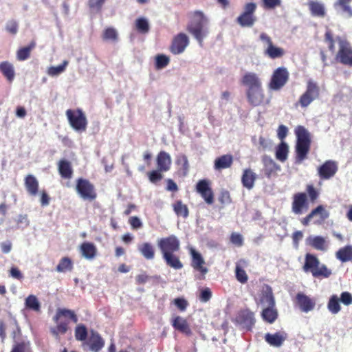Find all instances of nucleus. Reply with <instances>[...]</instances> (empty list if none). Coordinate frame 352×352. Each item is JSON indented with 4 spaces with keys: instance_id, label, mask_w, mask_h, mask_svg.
Here are the masks:
<instances>
[{
    "instance_id": "nucleus-51",
    "label": "nucleus",
    "mask_w": 352,
    "mask_h": 352,
    "mask_svg": "<svg viewBox=\"0 0 352 352\" xmlns=\"http://www.w3.org/2000/svg\"><path fill=\"white\" fill-rule=\"evenodd\" d=\"M67 60H64L61 65L56 67H50L48 69V74L52 76H57L63 72L68 65Z\"/></svg>"
},
{
    "instance_id": "nucleus-52",
    "label": "nucleus",
    "mask_w": 352,
    "mask_h": 352,
    "mask_svg": "<svg viewBox=\"0 0 352 352\" xmlns=\"http://www.w3.org/2000/svg\"><path fill=\"white\" fill-rule=\"evenodd\" d=\"M162 171L159 169L153 170L147 173L149 181L153 184H156L163 178Z\"/></svg>"
},
{
    "instance_id": "nucleus-21",
    "label": "nucleus",
    "mask_w": 352,
    "mask_h": 352,
    "mask_svg": "<svg viewBox=\"0 0 352 352\" xmlns=\"http://www.w3.org/2000/svg\"><path fill=\"white\" fill-rule=\"evenodd\" d=\"M296 302L300 310L305 313L313 310L316 305V302L314 299L309 298L302 292H298L296 294Z\"/></svg>"
},
{
    "instance_id": "nucleus-24",
    "label": "nucleus",
    "mask_w": 352,
    "mask_h": 352,
    "mask_svg": "<svg viewBox=\"0 0 352 352\" xmlns=\"http://www.w3.org/2000/svg\"><path fill=\"white\" fill-rule=\"evenodd\" d=\"M241 83L247 89L262 87V82L258 75L253 72L245 73L241 78Z\"/></svg>"
},
{
    "instance_id": "nucleus-36",
    "label": "nucleus",
    "mask_w": 352,
    "mask_h": 352,
    "mask_svg": "<svg viewBox=\"0 0 352 352\" xmlns=\"http://www.w3.org/2000/svg\"><path fill=\"white\" fill-rule=\"evenodd\" d=\"M336 257L342 263L352 261V245H348L340 248L336 252Z\"/></svg>"
},
{
    "instance_id": "nucleus-61",
    "label": "nucleus",
    "mask_w": 352,
    "mask_h": 352,
    "mask_svg": "<svg viewBox=\"0 0 352 352\" xmlns=\"http://www.w3.org/2000/svg\"><path fill=\"white\" fill-rule=\"evenodd\" d=\"M19 24L15 20H10L7 22L6 30L12 35H15L18 32Z\"/></svg>"
},
{
    "instance_id": "nucleus-25",
    "label": "nucleus",
    "mask_w": 352,
    "mask_h": 352,
    "mask_svg": "<svg viewBox=\"0 0 352 352\" xmlns=\"http://www.w3.org/2000/svg\"><path fill=\"white\" fill-rule=\"evenodd\" d=\"M287 338V333L278 331L275 333H267L265 335V340L270 346L280 347Z\"/></svg>"
},
{
    "instance_id": "nucleus-19",
    "label": "nucleus",
    "mask_w": 352,
    "mask_h": 352,
    "mask_svg": "<svg viewBox=\"0 0 352 352\" xmlns=\"http://www.w3.org/2000/svg\"><path fill=\"white\" fill-rule=\"evenodd\" d=\"M248 103L252 107H258L263 103L265 94L263 87L246 90Z\"/></svg>"
},
{
    "instance_id": "nucleus-50",
    "label": "nucleus",
    "mask_w": 352,
    "mask_h": 352,
    "mask_svg": "<svg viewBox=\"0 0 352 352\" xmlns=\"http://www.w3.org/2000/svg\"><path fill=\"white\" fill-rule=\"evenodd\" d=\"M235 276L236 280L241 284H245L248 282V276L246 272L238 264L235 267Z\"/></svg>"
},
{
    "instance_id": "nucleus-35",
    "label": "nucleus",
    "mask_w": 352,
    "mask_h": 352,
    "mask_svg": "<svg viewBox=\"0 0 352 352\" xmlns=\"http://www.w3.org/2000/svg\"><path fill=\"white\" fill-rule=\"evenodd\" d=\"M166 264L171 268L175 270H180L183 267V264L179 259V257L175 253H166L162 255Z\"/></svg>"
},
{
    "instance_id": "nucleus-20",
    "label": "nucleus",
    "mask_w": 352,
    "mask_h": 352,
    "mask_svg": "<svg viewBox=\"0 0 352 352\" xmlns=\"http://www.w3.org/2000/svg\"><path fill=\"white\" fill-rule=\"evenodd\" d=\"M170 323L172 327L177 331L190 336L192 332L187 320L180 316H173Z\"/></svg>"
},
{
    "instance_id": "nucleus-38",
    "label": "nucleus",
    "mask_w": 352,
    "mask_h": 352,
    "mask_svg": "<svg viewBox=\"0 0 352 352\" xmlns=\"http://www.w3.org/2000/svg\"><path fill=\"white\" fill-rule=\"evenodd\" d=\"M261 317L265 322L273 323L278 318V311L275 306L264 307L261 312Z\"/></svg>"
},
{
    "instance_id": "nucleus-17",
    "label": "nucleus",
    "mask_w": 352,
    "mask_h": 352,
    "mask_svg": "<svg viewBox=\"0 0 352 352\" xmlns=\"http://www.w3.org/2000/svg\"><path fill=\"white\" fill-rule=\"evenodd\" d=\"M338 170L335 161L327 160L318 168V174L320 179L326 180L333 177Z\"/></svg>"
},
{
    "instance_id": "nucleus-57",
    "label": "nucleus",
    "mask_w": 352,
    "mask_h": 352,
    "mask_svg": "<svg viewBox=\"0 0 352 352\" xmlns=\"http://www.w3.org/2000/svg\"><path fill=\"white\" fill-rule=\"evenodd\" d=\"M173 303L182 312L185 311L188 306L189 305V303L187 301V300L182 297L175 298L173 300Z\"/></svg>"
},
{
    "instance_id": "nucleus-2",
    "label": "nucleus",
    "mask_w": 352,
    "mask_h": 352,
    "mask_svg": "<svg viewBox=\"0 0 352 352\" xmlns=\"http://www.w3.org/2000/svg\"><path fill=\"white\" fill-rule=\"evenodd\" d=\"M296 143L295 146V163L301 164L307 158L311 148V135L303 126H298L295 129Z\"/></svg>"
},
{
    "instance_id": "nucleus-9",
    "label": "nucleus",
    "mask_w": 352,
    "mask_h": 352,
    "mask_svg": "<svg viewBox=\"0 0 352 352\" xmlns=\"http://www.w3.org/2000/svg\"><path fill=\"white\" fill-rule=\"evenodd\" d=\"M289 73L287 68L280 67L276 69L271 76L268 88L271 90L278 91L282 89L287 82Z\"/></svg>"
},
{
    "instance_id": "nucleus-53",
    "label": "nucleus",
    "mask_w": 352,
    "mask_h": 352,
    "mask_svg": "<svg viewBox=\"0 0 352 352\" xmlns=\"http://www.w3.org/2000/svg\"><path fill=\"white\" fill-rule=\"evenodd\" d=\"M170 62L169 58L164 54H158L155 57V67L157 69H162L166 67Z\"/></svg>"
},
{
    "instance_id": "nucleus-64",
    "label": "nucleus",
    "mask_w": 352,
    "mask_h": 352,
    "mask_svg": "<svg viewBox=\"0 0 352 352\" xmlns=\"http://www.w3.org/2000/svg\"><path fill=\"white\" fill-rule=\"evenodd\" d=\"M339 300L344 305L349 306L352 304V294L349 292H343Z\"/></svg>"
},
{
    "instance_id": "nucleus-1",
    "label": "nucleus",
    "mask_w": 352,
    "mask_h": 352,
    "mask_svg": "<svg viewBox=\"0 0 352 352\" xmlns=\"http://www.w3.org/2000/svg\"><path fill=\"white\" fill-rule=\"evenodd\" d=\"M324 41L333 54L336 51L335 43L337 41L339 49L336 55V60L344 65L352 66V47L348 41L340 36L334 38L333 34L329 29L325 32Z\"/></svg>"
},
{
    "instance_id": "nucleus-18",
    "label": "nucleus",
    "mask_w": 352,
    "mask_h": 352,
    "mask_svg": "<svg viewBox=\"0 0 352 352\" xmlns=\"http://www.w3.org/2000/svg\"><path fill=\"white\" fill-rule=\"evenodd\" d=\"M235 322L246 330L250 331L255 323L254 314L249 309L241 310L236 316Z\"/></svg>"
},
{
    "instance_id": "nucleus-11",
    "label": "nucleus",
    "mask_w": 352,
    "mask_h": 352,
    "mask_svg": "<svg viewBox=\"0 0 352 352\" xmlns=\"http://www.w3.org/2000/svg\"><path fill=\"white\" fill-rule=\"evenodd\" d=\"M157 246L162 255L166 253H175L180 249V241L175 235L171 234L160 239L157 241Z\"/></svg>"
},
{
    "instance_id": "nucleus-32",
    "label": "nucleus",
    "mask_w": 352,
    "mask_h": 352,
    "mask_svg": "<svg viewBox=\"0 0 352 352\" xmlns=\"http://www.w3.org/2000/svg\"><path fill=\"white\" fill-rule=\"evenodd\" d=\"M80 250L82 256L88 260L94 259L97 254V248L91 242L82 243L80 246Z\"/></svg>"
},
{
    "instance_id": "nucleus-42",
    "label": "nucleus",
    "mask_w": 352,
    "mask_h": 352,
    "mask_svg": "<svg viewBox=\"0 0 352 352\" xmlns=\"http://www.w3.org/2000/svg\"><path fill=\"white\" fill-rule=\"evenodd\" d=\"M173 209L178 217H182L186 219L189 215V210L186 204H184L182 200H177L173 204Z\"/></svg>"
},
{
    "instance_id": "nucleus-59",
    "label": "nucleus",
    "mask_w": 352,
    "mask_h": 352,
    "mask_svg": "<svg viewBox=\"0 0 352 352\" xmlns=\"http://www.w3.org/2000/svg\"><path fill=\"white\" fill-rule=\"evenodd\" d=\"M177 164L182 166V170L183 176H186L189 170V164L187 157L185 155H182L177 160Z\"/></svg>"
},
{
    "instance_id": "nucleus-30",
    "label": "nucleus",
    "mask_w": 352,
    "mask_h": 352,
    "mask_svg": "<svg viewBox=\"0 0 352 352\" xmlns=\"http://www.w3.org/2000/svg\"><path fill=\"white\" fill-rule=\"evenodd\" d=\"M87 344L91 351L99 352L104 345V341L98 332L91 331Z\"/></svg>"
},
{
    "instance_id": "nucleus-15",
    "label": "nucleus",
    "mask_w": 352,
    "mask_h": 352,
    "mask_svg": "<svg viewBox=\"0 0 352 352\" xmlns=\"http://www.w3.org/2000/svg\"><path fill=\"white\" fill-rule=\"evenodd\" d=\"M309 203L306 192H297L293 195L292 210L295 214H302L308 209Z\"/></svg>"
},
{
    "instance_id": "nucleus-12",
    "label": "nucleus",
    "mask_w": 352,
    "mask_h": 352,
    "mask_svg": "<svg viewBox=\"0 0 352 352\" xmlns=\"http://www.w3.org/2000/svg\"><path fill=\"white\" fill-rule=\"evenodd\" d=\"M195 190L207 204L212 205L214 203V195L210 180L206 179L199 180L195 186Z\"/></svg>"
},
{
    "instance_id": "nucleus-28",
    "label": "nucleus",
    "mask_w": 352,
    "mask_h": 352,
    "mask_svg": "<svg viewBox=\"0 0 352 352\" xmlns=\"http://www.w3.org/2000/svg\"><path fill=\"white\" fill-rule=\"evenodd\" d=\"M262 162L264 174L267 178H270L275 175L277 170L280 169V166L270 156L264 155L262 157Z\"/></svg>"
},
{
    "instance_id": "nucleus-8",
    "label": "nucleus",
    "mask_w": 352,
    "mask_h": 352,
    "mask_svg": "<svg viewBox=\"0 0 352 352\" xmlns=\"http://www.w3.org/2000/svg\"><path fill=\"white\" fill-rule=\"evenodd\" d=\"M320 96V87L318 83L311 79L307 82L306 90L300 96L298 104L302 108L307 107L313 101Z\"/></svg>"
},
{
    "instance_id": "nucleus-47",
    "label": "nucleus",
    "mask_w": 352,
    "mask_h": 352,
    "mask_svg": "<svg viewBox=\"0 0 352 352\" xmlns=\"http://www.w3.org/2000/svg\"><path fill=\"white\" fill-rule=\"evenodd\" d=\"M327 308L333 314H336L341 310L340 300L336 295H332L330 297L327 304Z\"/></svg>"
},
{
    "instance_id": "nucleus-26",
    "label": "nucleus",
    "mask_w": 352,
    "mask_h": 352,
    "mask_svg": "<svg viewBox=\"0 0 352 352\" xmlns=\"http://www.w3.org/2000/svg\"><path fill=\"white\" fill-rule=\"evenodd\" d=\"M172 160L170 155L166 151H160L156 157L157 168L162 172H167L170 169Z\"/></svg>"
},
{
    "instance_id": "nucleus-34",
    "label": "nucleus",
    "mask_w": 352,
    "mask_h": 352,
    "mask_svg": "<svg viewBox=\"0 0 352 352\" xmlns=\"http://www.w3.org/2000/svg\"><path fill=\"white\" fill-rule=\"evenodd\" d=\"M38 182L32 175H28L25 178V186L27 192L32 196H35L38 192Z\"/></svg>"
},
{
    "instance_id": "nucleus-3",
    "label": "nucleus",
    "mask_w": 352,
    "mask_h": 352,
    "mask_svg": "<svg viewBox=\"0 0 352 352\" xmlns=\"http://www.w3.org/2000/svg\"><path fill=\"white\" fill-rule=\"evenodd\" d=\"M190 17L186 30L201 45L204 37L208 34L205 25L208 23V20L204 12L199 10L192 12Z\"/></svg>"
},
{
    "instance_id": "nucleus-27",
    "label": "nucleus",
    "mask_w": 352,
    "mask_h": 352,
    "mask_svg": "<svg viewBox=\"0 0 352 352\" xmlns=\"http://www.w3.org/2000/svg\"><path fill=\"white\" fill-rule=\"evenodd\" d=\"M57 165L58 171L61 178L69 180L72 178L74 170L69 161L62 159L58 161Z\"/></svg>"
},
{
    "instance_id": "nucleus-7",
    "label": "nucleus",
    "mask_w": 352,
    "mask_h": 352,
    "mask_svg": "<svg viewBox=\"0 0 352 352\" xmlns=\"http://www.w3.org/2000/svg\"><path fill=\"white\" fill-rule=\"evenodd\" d=\"M71 127L76 131H85L87 127V119L80 109H67L65 112Z\"/></svg>"
},
{
    "instance_id": "nucleus-6",
    "label": "nucleus",
    "mask_w": 352,
    "mask_h": 352,
    "mask_svg": "<svg viewBox=\"0 0 352 352\" xmlns=\"http://www.w3.org/2000/svg\"><path fill=\"white\" fill-rule=\"evenodd\" d=\"M75 190L78 196L84 201H94L98 196L94 184L85 178L80 177L76 179Z\"/></svg>"
},
{
    "instance_id": "nucleus-48",
    "label": "nucleus",
    "mask_w": 352,
    "mask_h": 352,
    "mask_svg": "<svg viewBox=\"0 0 352 352\" xmlns=\"http://www.w3.org/2000/svg\"><path fill=\"white\" fill-rule=\"evenodd\" d=\"M135 24L137 31L141 34H146L150 30L148 22L144 17L137 19Z\"/></svg>"
},
{
    "instance_id": "nucleus-49",
    "label": "nucleus",
    "mask_w": 352,
    "mask_h": 352,
    "mask_svg": "<svg viewBox=\"0 0 352 352\" xmlns=\"http://www.w3.org/2000/svg\"><path fill=\"white\" fill-rule=\"evenodd\" d=\"M87 327L82 324H78L75 329V338L78 341H85L87 337Z\"/></svg>"
},
{
    "instance_id": "nucleus-54",
    "label": "nucleus",
    "mask_w": 352,
    "mask_h": 352,
    "mask_svg": "<svg viewBox=\"0 0 352 352\" xmlns=\"http://www.w3.org/2000/svg\"><path fill=\"white\" fill-rule=\"evenodd\" d=\"M306 191L311 202L314 203L318 199L320 192L313 185H307Z\"/></svg>"
},
{
    "instance_id": "nucleus-63",
    "label": "nucleus",
    "mask_w": 352,
    "mask_h": 352,
    "mask_svg": "<svg viewBox=\"0 0 352 352\" xmlns=\"http://www.w3.org/2000/svg\"><path fill=\"white\" fill-rule=\"evenodd\" d=\"M230 242L238 247L243 245V239L241 234L239 233H232L230 235Z\"/></svg>"
},
{
    "instance_id": "nucleus-44",
    "label": "nucleus",
    "mask_w": 352,
    "mask_h": 352,
    "mask_svg": "<svg viewBox=\"0 0 352 352\" xmlns=\"http://www.w3.org/2000/svg\"><path fill=\"white\" fill-rule=\"evenodd\" d=\"M289 146L285 142H281L276 149V157L278 160L283 162L287 159Z\"/></svg>"
},
{
    "instance_id": "nucleus-16",
    "label": "nucleus",
    "mask_w": 352,
    "mask_h": 352,
    "mask_svg": "<svg viewBox=\"0 0 352 352\" xmlns=\"http://www.w3.org/2000/svg\"><path fill=\"white\" fill-rule=\"evenodd\" d=\"M188 44V36L184 33H179L174 36L170 46V51L175 55L180 54L184 52Z\"/></svg>"
},
{
    "instance_id": "nucleus-22",
    "label": "nucleus",
    "mask_w": 352,
    "mask_h": 352,
    "mask_svg": "<svg viewBox=\"0 0 352 352\" xmlns=\"http://www.w3.org/2000/svg\"><path fill=\"white\" fill-rule=\"evenodd\" d=\"M258 303L263 307L276 306L272 289L268 285H264L259 296Z\"/></svg>"
},
{
    "instance_id": "nucleus-46",
    "label": "nucleus",
    "mask_w": 352,
    "mask_h": 352,
    "mask_svg": "<svg viewBox=\"0 0 352 352\" xmlns=\"http://www.w3.org/2000/svg\"><path fill=\"white\" fill-rule=\"evenodd\" d=\"M36 43L32 41L28 46L20 48L16 53L19 60H25L30 56L31 51L35 47Z\"/></svg>"
},
{
    "instance_id": "nucleus-56",
    "label": "nucleus",
    "mask_w": 352,
    "mask_h": 352,
    "mask_svg": "<svg viewBox=\"0 0 352 352\" xmlns=\"http://www.w3.org/2000/svg\"><path fill=\"white\" fill-rule=\"evenodd\" d=\"M102 38L105 41H116L118 38V34L116 30L113 28H106L103 32Z\"/></svg>"
},
{
    "instance_id": "nucleus-29",
    "label": "nucleus",
    "mask_w": 352,
    "mask_h": 352,
    "mask_svg": "<svg viewBox=\"0 0 352 352\" xmlns=\"http://www.w3.org/2000/svg\"><path fill=\"white\" fill-rule=\"evenodd\" d=\"M256 179V174L251 168H245L241 176V184L244 188L252 190Z\"/></svg>"
},
{
    "instance_id": "nucleus-60",
    "label": "nucleus",
    "mask_w": 352,
    "mask_h": 352,
    "mask_svg": "<svg viewBox=\"0 0 352 352\" xmlns=\"http://www.w3.org/2000/svg\"><path fill=\"white\" fill-rule=\"evenodd\" d=\"M218 200L223 206L230 204L232 202V199L230 192L228 190L221 191Z\"/></svg>"
},
{
    "instance_id": "nucleus-23",
    "label": "nucleus",
    "mask_w": 352,
    "mask_h": 352,
    "mask_svg": "<svg viewBox=\"0 0 352 352\" xmlns=\"http://www.w3.org/2000/svg\"><path fill=\"white\" fill-rule=\"evenodd\" d=\"M191 255V266L197 272H199L202 275H205L208 272V268L204 266L205 261L201 254L197 252L193 248L190 249Z\"/></svg>"
},
{
    "instance_id": "nucleus-58",
    "label": "nucleus",
    "mask_w": 352,
    "mask_h": 352,
    "mask_svg": "<svg viewBox=\"0 0 352 352\" xmlns=\"http://www.w3.org/2000/svg\"><path fill=\"white\" fill-rule=\"evenodd\" d=\"M262 6L265 10H274L281 6V0H262Z\"/></svg>"
},
{
    "instance_id": "nucleus-5",
    "label": "nucleus",
    "mask_w": 352,
    "mask_h": 352,
    "mask_svg": "<svg viewBox=\"0 0 352 352\" xmlns=\"http://www.w3.org/2000/svg\"><path fill=\"white\" fill-rule=\"evenodd\" d=\"M61 318L70 319L74 323L78 322V317L74 311L67 309H58L53 318L57 325L51 328V333L56 337H58L60 334H65L69 328V321L68 320L60 321Z\"/></svg>"
},
{
    "instance_id": "nucleus-45",
    "label": "nucleus",
    "mask_w": 352,
    "mask_h": 352,
    "mask_svg": "<svg viewBox=\"0 0 352 352\" xmlns=\"http://www.w3.org/2000/svg\"><path fill=\"white\" fill-rule=\"evenodd\" d=\"M73 269V262L72 259L67 256L63 257L56 267L58 272H66L72 271Z\"/></svg>"
},
{
    "instance_id": "nucleus-4",
    "label": "nucleus",
    "mask_w": 352,
    "mask_h": 352,
    "mask_svg": "<svg viewBox=\"0 0 352 352\" xmlns=\"http://www.w3.org/2000/svg\"><path fill=\"white\" fill-rule=\"evenodd\" d=\"M302 269L305 272H311L315 278H327L332 274L331 270L326 265L321 264L318 258L310 253L305 254Z\"/></svg>"
},
{
    "instance_id": "nucleus-13",
    "label": "nucleus",
    "mask_w": 352,
    "mask_h": 352,
    "mask_svg": "<svg viewBox=\"0 0 352 352\" xmlns=\"http://www.w3.org/2000/svg\"><path fill=\"white\" fill-rule=\"evenodd\" d=\"M260 39L267 43V47L265 50V54L272 59L281 58L285 55L284 49L276 47L273 44L272 38L265 33L260 34Z\"/></svg>"
},
{
    "instance_id": "nucleus-33",
    "label": "nucleus",
    "mask_w": 352,
    "mask_h": 352,
    "mask_svg": "<svg viewBox=\"0 0 352 352\" xmlns=\"http://www.w3.org/2000/svg\"><path fill=\"white\" fill-rule=\"evenodd\" d=\"M233 163V157L230 154L223 155L215 159L214 168L216 170H223L230 168Z\"/></svg>"
},
{
    "instance_id": "nucleus-43",
    "label": "nucleus",
    "mask_w": 352,
    "mask_h": 352,
    "mask_svg": "<svg viewBox=\"0 0 352 352\" xmlns=\"http://www.w3.org/2000/svg\"><path fill=\"white\" fill-rule=\"evenodd\" d=\"M352 0H337L335 3V7H339L345 16L348 19L352 17V7L350 3Z\"/></svg>"
},
{
    "instance_id": "nucleus-14",
    "label": "nucleus",
    "mask_w": 352,
    "mask_h": 352,
    "mask_svg": "<svg viewBox=\"0 0 352 352\" xmlns=\"http://www.w3.org/2000/svg\"><path fill=\"white\" fill-rule=\"evenodd\" d=\"M316 216H318V219L315 220L314 223L320 225L322 224L329 217V212L325 210L322 205H319L316 208L312 210L311 212L305 217L302 218L300 220V222L303 226H307L311 219Z\"/></svg>"
},
{
    "instance_id": "nucleus-41",
    "label": "nucleus",
    "mask_w": 352,
    "mask_h": 352,
    "mask_svg": "<svg viewBox=\"0 0 352 352\" xmlns=\"http://www.w3.org/2000/svg\"><path fill=\"white\" fill-rule=\"evenodd\" d=\"M25 307L26 309L35 312L41 311V303L35 295L30 294L25 300Z\"/></svg>"
},
{
    "instance_id": "nucleus-37",
    "label": "nucleus",
    "mask_w": 352,
    "mask_h": 352,
    "mask_svg": "<svg viewBox=\"0 0 352 352\" xmlns=\"http://www.w3.org/2000/svg\"><path fill=\"white\" fill-rule=\"evenodd\" d=\"M0 71L4 77L9 82H12L15 76L14 66L8 61H3L0 63Z\"/></svg>"
},
{
    "instance_id": "nucleus-10",
    "label": "nucleus",
    "mask_w": 352,
    "mask_h": 352,
    "mask_svg": "<svg viewBox=\"0 0 352 352\" xmlns=\"http://www.w3.org/2000/svg\"><path fill=\"white\" fill-rule=\"evenodd\" d=\"M256 9L255 3L250 2L245 5L244 11L237 17L236 22L243 28H251L254 25L256 18L254 12Z\"/></svg>"
},
{
    "instance_id": "nucleus-55",
    "label": "nucleus",
    "mask_w": 352,
    "mask_h": 352,
    "mask_svg": "<svg viewBox=\"0 0 352 352\" xmlns=\"http://www.w3.org/2000/svg\"><path fill=\"white\" fill-rule=\"evenodd\" d=\"M106 0H88V6L90 10L100 12Z\"/></svg>"
},
{
    "instance_id": "nucleus-40",
    "label": "nucleus",
    "mask_w": 352,
    "mask_h": 352,
    "mask_svg": "<svg viewBox=\"0 0 352 352\" xmlns=\"http://www.w3.org/2000/svg\"><path fill=\"white\" fill-rule=\"evenodd\" d=\"M138 250L142 255L147 260H153L155 257V248L153 245L145 242L138 246Z\"/></svg>"
},
{
    "instance_id": "nucleus-31",
    "label": "nucleus",
    "mask_w": 352,
    "mask_h": 352,
    "mask_svg": "<svg viewBox=\"0 0 352 352\" xmlns=\"http://www.w3.org/2000/svg\"><path fill=\"white\" fill-rule=\"evenodd\" d=\"M310 13L314 16L323 18L326 15V9L324 5L317 1L310 0L307 3Z\"/></svg>"
},
{
    "instance_id": "nucleus-62",
    "label": "nucleus",
    "mask_w": 352,
    "mask_h": 352,
    "mask_svg": "<svg viewBox=\"0 0 352 352\" xmlns=\"http://www.w3.org/2000/svg\"><path fill=\"white\" fill-rule=\"evenodd\" d=\"M212 297V292L210 288L206 287L201 290L199 299L202 302H206L210 300Z\"/></svg>"
},
{
    "instance_id": "nucleus-39",
    "label": "nucleus",
    "mask_w": 352,
    "mask_h": 352,
    "mask_svg": "<svg viewBox=\"0 0 352 352\" xmlns=\"http://www.w3.org/2000/svg\"><path fill=\"white\" fill-rule=\"evenodd\" d=\"M307 241L309 245L317 250L325 251L327 249V243L325 239L321 236H310Z\"/></svg>"
}]
</instances>
